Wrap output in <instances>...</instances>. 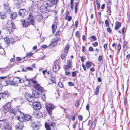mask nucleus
Segmentation results:
<instances>
[{
  "instance_id": "37998d69",
  "label": "nucleus",
  "mask_w": 130,
  "mask_h": 130,
  "mask_svg": "<svg viewBox=\"0 0 130 130\" xmlns=\"http://www.w3.org/2000/svg\"><path fill=\"white\" fill-rule=\"evenodd\" d=\"M117 49L118 51H119L121 49V46L120 43H119L117 45Z\"/></svg>"
},
{
  "instance_id": "c03bdc74",
  "label": "nucleus",
  "mask_w": 130,
  "mask_h": 130,
  "mask_svg": "<svg viewBox=\"0 0 130 130\" xmlns=\"http://www.w3.org/2000/svg\"><path fill=\"white\" fill-rule=\"evenodd\" d=\"M79 100H77L76 103L75 104V106L76 107H77L79 106Z\"/></svg>"
},
{
  "instance_id": "e433bc0d",
  "label": "nucleus",
  "mask_w": 130,
  "mask_h": 130,
  "mask_svg": "<svg viewBox=\"0 0 130 130\" xmlns=\"http://www.w3.org/2000/svg\"><path fill=\"white\" fill-rule=\"evenodd\" d=\"M5 51L0 45V54H3L4 53Z\"/></svg>"
},
{
  "instance_id": "4be33fe9",
  "label": "nucleus",
  "mask_w": 130,
  "mask_h": 130,
  "mask_svg": "<svg viewBox=\"0 0 130 130\" xmlns=\"http://www.w3.org/2000/svg\"><path fill=\"white\" fill-rule=\"evenodd\" d=\"M21 116L22 117L20 118H23L22 116H23L24 117L25 120L27 121L30 120L32 118L31 116L28 115H25V116H24V115L23 116L21 115Z\"/></svg>"
},
{
  "instance_id": "7ed1b4c3",
  "label": "nucleus",
  "mask_w": 130,
  "mask_h": 130,
  "mask_svg": "<svg viewBox=\"0 0 130 130\" xmlns=\"http://www.w3.org/2000/svg\"><path fill=\"white\" fill-rule=\"evenodd\" d=\"M45 105L47 111L50 115L52 113V111L54 108V106L53 105L48 103H46Z\"/></svg>"
},
{
  "instance_id": "c756f323",
  "label": "nucleus",
  "mask_w": 130,
  "mask_h": 130,
  "mask_svg": "<svg viewBox=\"0 0 130 130\" xmlns=\"http://www.w3.org/2000/svg\"><path fill=\"white\" fill-rule=\"evenodd\" d=\"M86 66L87 68L88 69L91 67L92 64L89 61H87L86 63Z\"/></svg>"
},
{
  "instance_id": "aec40b11",
  "label": "nucleus",
  "mask_w": 130,
  "mask_h": 130,
  "mask_svg": "<svg viewBox=\"0 0 130 130\" xmlns=\"http://www.w3.org/2000/svg\"><path fill=\"white\" fill-rule=\"evenodd\" d=\"M33 115L35 117L38 118H41L43 116V115L42 113L40 111L34 112Z\"/></svg>"
},
{
  "instance_id": "6ab92c4d",
  "label": "nucleus",
  "mask_w": 130,
  "mask_h": 130,
  "mask_svg": "<svg viewBox=\"0 0 130 130\" xmlns=\"http://www.w3.org/2000/svg\"><path fill=\"white\" fill-rule=\"evenodd\" d=\"M23 127V124L21 122H20L17 124L15 125V128L17 130H22Z\"/></svg>"
},
{
  "instance_id": "cd10ccee",
  "label": "nucleus",
  "mask_w": 130,
  "mask_h": 130,
  "mask_svg": "<svg viewBox=\"0 0 130 130\" xmlns=\"http://www.w3.org/2000/svg\"><path fill=\"white\" fill-rule=\"evenodd\" d=\"M13 80H15L16 82H15L16 83H22L23 82L21 81V79L18 77H16Z\"/></svg>"
},
{
  "instance_id": "79ce46f5",
  "label": "nucleus",
  "mask_w": 130,
  "mask_h": 130,
  "mask_svg": "<svg viewBox=\"0 0 130 130\" xmlns=\"http://www.w3.org/2000/svg\"><path fill=\"white\" fill-rule=\"evenodd\" d=\"M51 81L52 82V83H56L55 79L53 77H52L51 78Z\"/></svg>"
},
{
  "instance_id": "864d4df0",
  "label": "nucleus",
  "mask_w": 130,
  "mask_h": 130,
  "mask_svg": "<svg viewBox=\"0 0 130 130\" xmlns=\"http://www.w3.org/2000/svg\"><path fill=\"white\" fill-rule=\"evenodd\" d=\"M102 56H100L98 58V60L100 62L101 61L102 59Z\"/></svg>"
},
{
  "instance_id": "f03ea898",
  "label": "nucleus",
  "mask_w": 130,
  "mask_h": 130,
  "mask_svg": "<svg viewBox=\"0 0 130 130\" xmlns=\"http://www.w3.org/2000/svg\"><path fill=\"white\" fill-rule=\"evenodd\" d=\"M56 124L54 122L51 123H45V126L46 130H54L55 129Z\"/></svg>"
},
{
  "instance_id": "69168bd1",
  "label": "nucleus",
  "mask_w": 130,
  "mask_h": 130,
  "mask_svg": "<svg viewBox=\"0 0 130 130\" xmlns=\"http://www.w3.org/2000/svg\"><path fill=\"white\" fill-rule=\"evenodd\" d=\"M76 122L74 123L73 124L72 127L74 129L76 127Z\"/></svg>"
},
{
  "instance_id": "5701e85b",
  "label": "nucleus",
  "mask_w": 130,
  "mask_h": 130,
  "mask_svg": "<svg viewBox=\"0 0 130 130\" xmlns=\"http://www.w3.org/2000/svg\"><path fill=\"white\" fill-rule=\"evenodd\" d=\"M10 17L13 19H15L17 17V14L16 12H11L10 13Z\"/></svg>"
},
{
  "instance_id": "603ef678",
  "label": "nucleus",
  "mask_w": 130,
  "mask_h": 130,
  "mask_svg": "<svg viewBox=\"0 0 130 130\" xmlns=\"http://www.w3.org/2000/svg\"><path fill=\"white\" fill-rule=\"evenodd\" d=\"M108 27V28H107V30L108 32L110 33L111 31V30L109 27Z\"/></svg>"
},
{
  "instance_id": "9d476101",
  "label": "nucleus",
  "mask_w": 130,
  "mask_h": 130,
  "mask_svg": "<svg viewBox=\"0 0 130 130\" xmlns=\"http://www.w3.org/2000/svg\"><path fill=\"white\" fill-rule=\"evenodd\" d=\"M25 96L26 98L29 102H32L34 101L33 98L31 94L29 93H27L25 94Z\"/></svg>"
},
{
  "instance_id": "2f4dec72",
  "label": "nucleus",
  "mask_w": 130,
  "mask_h": 130,
  "mask_svg": "<svg viewBox=\"0 0 130 130\" xmlns=\"http://www.w3.org/2000/svg\"><path fill=\"white\" fill-rule=\"evenodd\" d=\"M57 26L55 25H53L52 26V29L53 33L54 34L55 32L57 29Z\"/></svg>"
},
{
  "instance_id": "1a4fd4ad",
  "label": "nucleus",
  "mask_w": 130,
  "mask_h": 130,
  "mask_svg": "<svg viewBox=\"0 0 130 130\" xmlns=\"http://www.w3.org/2000/svg\"><path fill=\"white\" fill-rule=\"evenodd\" d=\"M9 94L7 91H5L4 92L0 93V96L3 99H6L9 97Z\"/></svg>"
},
{
  "instance_id": "c9c22d12",
  "label": "nucleus",
  "mask_w": 130,
  "mask_h": 130,
  "mask_svg": "<svg viewBox=\"0 0 130 130\" xmlns=\"http://www.w3.org/2000/svg\"><path fill=\"white\" fill-rule=\"evenodd\" d=\"M48 13H43V14L42 15L43 18L45 19L47 18L48 17L49 15V14H48Z\"/></svg>"
},
{
  "instance_id": "6e6552de",
  "label": "nucleus",
  "mask_w": 130,
  "mask_h": 130,
  "mask_svg": "<svg viewBox=\"0 0 130 130\" xmlns=\"http://www.w3.org/2000/svg\"><path fill=\"white\" fill-rule=\"evenodd\" d=\"M0 121H3L4 122V126L2 128L3 130H11V127L10 126L8 123L5 122V121L4 120H0Z\"/></svg>"
},
{
  "instance_id": "de8ad7c7",
  "label": "nucleus",
  "mask_w": 130,
  "mask_h": 130,
  "mask_svg": "<svg viewBox=\"0 0 130 130\" xmlns=\"http://www.w3.org/2000/svg\"><path fill=\"white\" fill-rule=\"evenodd\" d=\"M58 85L61 88H62L63 86L62 83L60 82L58 83Z\"/></svg>"
},
{
  "instance_id": "680f3d73",
  "label": "nucleus",
  "mask_w": 130,
  "mask_h": 130,
  "mask_svg": "<svg viewBox=\"0 0 130 130\" xmlns=\"http://www.w3.org/2000/svg\"><path fill=\"white\" fill-rule=\"evenodd\" d=\"M78 22L77 21H76L75 22V26L76 28H77V27L78 25Z\"/></svg>"
},
{
  "instance_id": "58836bf2",
  "label": "nucleus",
  "mask_w": 130,
  "mask_h": 130,
  "mask_svg": "<svg viewBox=\"0 0 130 130\" xmlns=\"http://www.w3.org/2000/svg\"><path fill=\"white\" fill-rule=\"evenodd\" d=\"M105 23L106 27H108L109 26V22L108 20H106L105 22Z\"/></svg>"
},
{
  "instance_id": "5fc2aeb1",
  "label": "nucleus",
  "mask_w": 130,
  "mask_h": 130,
  "mask_svg": "<svg viewBox=\"0 0 130 130\" xmlns=\"http://www.w3.org/2000/svg\"><path fill=\"white\" fill-rule=\"evenodd\" d=\"M42 98L44 101L46 100V98L45 94L42 95Z\"/></svg>"
},
{
  "instance_id": "393cba45",
  "label": "nucleus",
  "mask_w": 130,
  "mask_h": 130,
  "mask_svg": "<svg viewBox=\"0 0 130 130\" xmlns=\"http://www.w3.org/2000/svg\"><path fill=\"white\" fill-rule=\"evenodd\" d=\"M121 26V23L118 21H116L115 23V29L117 30Z\"/></svg>"
},
{
  "instance_id": "ddd939ff",
  "label": "nucleus",
  "mask_w": 130,
  "mask_h": 130,
  "mask_svg": "<svg viewBox=\"0 0 130 130\" xmlns=\"http://www.w3.org/2000/svg\"><path fill=\"white\" fill-rule=\"evenodd\" d=\"M26 0H14L15 3L20 6H23L25 3Z\"/></svg>"
},
{
  "instance_id": "774afa93",
  "label": "nucleus",
  "mask_w": 130,
  "mask_h": 130,
  "mask_svg": "<svg viewBox=\"0 0 130 130\" xmlns=\"http://www.w3.org/2000/svg\"><path fill=\"white\" fill-rule=\"evenodd\" d=\"M97 7L98 9H99L100 8V4L96 2Z\"/></svg>"
},
{
  "instance_id": "052dcab7",
  "label": "nucleus",
  "mask_w": 130,
  "mask_h": 130,
  "mask_svg": "<svg viewBox=\"0 0 130 130\" xmlns=\"http://www.w3.org/2000/svg\"><path fill=\"white\" fill-rule=\"evenodd\" d=\"M64 68L66 70H68L69 68H71L69 67V66H68V65H67V64L65 66Z\"/></svg>"
},
{
  "instance_id": "a19ab883",
  "label": "nucleus",
  "mask_w": 130,
  "mask_h": 130,
  "mask_svg": "<svg viewBox=\"0 0 130 130\" xmlns=\"http://www.w3.org/2000/svg\"><path fill=\"white\" fill-rule=\"evenodd\" d=\"M33 54V53L30 52L29 53H27L26 54V57H30Z\"/></svg>"
},
{
  "instance_id": "13d9d810",
  "label": "nucleus",
  "mask_w": 130,
  "mask_h": 130,
  "mask_svg": "<svg viewBox=\"0 0 130 130\" xmlns=\"http://www.w3.org/2000/svg\"><path fill=\"white\" fill-rule=\"evenodd\" d=\"M66 53H65L63 54H61V58L62 59H64V58L65 56L66 55Z\"/></svg>"
},
{
  "instance_id": "a211bd4d",
  "label": "nucleus",
  "mask_w": 130,
  "mask_h": 130,
  "mask_svg": "<svg viewBox=\"0 0 130 130\" xmlns=\"http://www.w3.org/2000/svg\"><path fill=\"white\" fill-rule=\"evenodd\" d=\"M32 96L34 97L35 98H38L40 96V93L39 91L36 90L33 91L32 93Z\"/></svg>"
},
{
  "instance_id": "6e6d98bb",
  "label": "nucleus",
  "mask_w": 130,
  "mask_h": 130,
  "mask_svg": "<svg viewBox=\"0 0 130 130\" xmlns=\"http://www.w3.org/2000/svg\"><path fill=\"white\" fill-rule=\"evenodd\" d=\"M65 74L66 75L69 76L71 75V73L70 72L66 71Z\"/></svg>"
},
{
  "instance_id": "f257e3e1",
  "label": "nucleus",
  "mask_w": 130,
  "mask_h": 130,
  "mask_svg": "<svg viewBox=\"0 0 130 130\" xmlns=\"http://www.w3.org/2000/svg\"><path fill=\"white\" fill-rule=\"evenodd\" d=\"M28 21H26L25 20H21L22 25L23 27H26L30 25V23L31 25H34V20L33 16L31 14H30L28 19Z\"/></svg>"
},
{
  "instance_id": "473e14b6",
  "label": "nucleus",
  "mask_w": 130,
  "mask_h": 130,
  "mask_svg": "<svg viewBox=\"0 0 130 130\" xmlns=\"http://www.w3.org/2000/svg\"><path fill=\"white\" fill-rule=\"evenodd\" d=\"M100 88V86L99 85H98L96 88L95 92V94L96 95H97L98 94Z\"/></svg>"
},
{
  "instance_id": "8fccbe9b",
  "label": "nucleus",
  "mask_w": 130,
  "mask_h": 130,
  "mask_svg": "<svg viewBox=\"0 0 130 130\" xmlns=\"http://www.w3.org/2000/svg\"><path fill=\"white\" fill-rule=\"evenodd\" d=\"M26 69L28 70L29 71H32L33 70V69L31 67H26Z\"/></svg>"
},
{
  "instance_id": "72a5a7b5",
  "label": "nucleus",
  "mask_w": 130,
  "mask_h": 130,
  "mask_svg": "<svg viewBox=\"0 0 130 130\" xmlns=\"http://www.w3.org/2000/svg\"><path fill=\"white\" fill-rule=\"evenodd\" d=\"M70 47V46L69 45H67L64 48V53H67L68 50L69 48Z\"/></svg>"
},
{
  "instance_id": "2eb2a0df",
  "label": "nucleus",
  "mask_w": 130,
  "mask_h": 130,
  "mask_svg": "<svg viewBox=\"0 0 130 130\" xmlns=\"http://www.w3.org/2000/svg\"><path fill=\"white\" fill-rule=\"evenodd\" d=\"M33 86L35 89L38 90L40 91L41 92L43 91V88L38 83L37 84H34Z\"/></svg>"
},
{
  "instance_id": "412c9836",
  "label": "nucleus",
  "mask_w": 130,
  "mask_h": 130,
  "mask_svg": "<svg viewBox=\"0 0 130 130\" xmlns=\"http://www.w3.org/2000/svg\"><path fill=\"white\" fill-rule=\"evenodd\" d=\"M98 119V118L96 117L94 119L92 123V125H91V128L93 130L94 129L95 126L96 125V123L97 122V120Z\"/></svg>"
},
{
  "instance_id": "c85d7f7f",
  "label": "nucleus",
  "mask_w": 130,
  "mask_h": 130,
  "mask_svg": "<svg viewBox=\"0 0 130 130\" xmlns=\"http://www.w3.org/2000/svg\"><path fill=\"white\" fill-rule=\"evenodd\" d=\"M43 19V16L41 15H37L36 17V19L38 21L40 22Z\"/></svg>"
},
{
  "instance_id": "bb28decb",
  "label": "nucleus",
  "mask_w": 130,
  "mask_h": 130,
  "mask_svg": "<svg viewBox=\"0 0 130 130\" xmlns=\"http://www.w3.org/2000/svg\"><path fill=\"white\" fill-rule=\"evenodd\" d=\"M0 18L2 19H5L7 17L6 14L4 12L0 13Z\"/></svg>"
},
{
  "instance_id": "09e8293b",
  "label": "nucleus",
  "mask_w": 130,
  "mask_h": 130,
  "mask_svg": "<svg viewBox=\"0 0 130 130\" xmlns=\"http://www.w3.org/2000/svg\"><path fill=\"white\" fill-rule=\"evenodd\" d=\"M69 85L70 86H72L74 85V84L71 82H69L68 83Z\"/></svg>"
},
{
  "instance_id": "4468645a",
  "label": "nucleus",
  "mask_w": 130,
  "mask_h": 130,
  "mask_svg": "<svg viewBox=\"0 0 130 130\" xmlns=\"http://www.w3.org/2000/svg\"><path fill=\"white\" fill-rule=\"evenodd\" d=\"M27 14V12L25 9H21L19 11V14L21 16L24 17Z\"/></svg>"
},
{
  "instance_id": "dca6fc26",
  "label": "nucleus",
  "mask_w": 130,
  "mask_h": 130,
  "mask_svg": "<svg viewBox=\"0 0 130 130\" xmlns=\"http://www.w3.org/2000/svg\"><path fill=\"white\" fill-rule=\"evenodd\" d=\"M8 23L9 24V25L8 26V28L9 27V28L7 29V30L9 33H10L13 31V28L14 26V24L10 21L8 22Z\"/></svg>"
},
{
  "instance_id": "f8f14e48",
  "label": "nucleus",
  "mask_w": 130,
  "mask_h": 130,
  "mask_svg": "<svg viewBox=\"0 0 130 130\" xmlns=\"http://www.w3.org/2000/svg\"><path fill=\"white\" fill-rule=\"evenodd\" d=\"M47 7L45 6H41L40 7L41 11L43 13L48 12H50L51 10L50 9H48Z\"/></svg>"
},
{
  "instance_id": "39448f33",
  "label": "nucleus",
  "mask_w": 130,
  "mask_h": 130,
  "mask_svg": "<svg viewBox=\"0 0 130 130\" xmlns=\"http://www.w3.org/2000/svg\"><path fill=\"white\" fill-rule=\"evenodd\" d=\"M10 112L13 115L17 116L18 119H19L22 117L21 115H24L23 113L19 110H17L15 111L14 110L12 109L10 111Z\"/></svg>"
},
{
  "instance_id": "338daca9",
  "label": "nucleus",
  "mask_w": 130,
  "mask_h": 130,
  "mask_svg": "<svg viewBox=\"0 0 130 130\" xmlns=\"http://www.w3.org/2000/svg\"><path fill=\"white\" fill-rule=\"evenodd\" d=\"M105 6V4H103L101 6V8L102 9H104Z\"/></svg>"
},
{
  "instance_id": "3c124183",
  "label": "nucleus",
  "mask_w": 130,
  "mask_h": 130,
  "mask_svg": "<svg viewBox=\"0 0 130 130\" xmlns=\"http://www.w3.org/2000/svg\"><path fill=\"white\" fill-rule=\"evenodd\" d=\"M16 60L18 61H21L22 59L20 57H17L16 58Z\"/></svg>"
},
{
  "instance_id": "49530a36",
  "label": "nucleus",
  "mask_w": 130,
  "mask_h": 130,
  "mask_svg": "<svg viewBox=\"0 0 130 130\" xmlns=\"http://www.w3.org/2000/svg\"><path fill=\"white\" fill-rule=\"evenodd\" d=\"M61 34V31H57L55 34V36H58L59 35Z\"/></svg>"
},
{
  "instance_id": "4c0bfd02",
  "label": "nucleus",
  "mask_w": 130,
  "mask_h": 130,
  "mask_svg": "<svg viewBox=\"0 0 130 130\" xmlns=\"http://www.w3.org/2000/svg\"><path fill=\"white\" fill-rule=\"evenodd\" d=\"M76 73H78V72L77 71H74L72 73V76L73 77H75L76 76Z\"/></svg>"
},
{
  "instance_id": "bf43d9fd",
  "label": "nucleus",
  "mask_w": 130,
  "mask_h": 130,
  "mask_svg": "<svg viewBox=\"0 0 130 130\" xmlns=\"http://www.w3.org/2000/svg\"><path fill=\"white\" fill-rule=\"evenodd\" d=\"M75 36L76 37L78 38L79 35V32L78 31H77L75 33Z\"/></svg>"
},
{
  "instance_id": "9b49d317",
  "label": "nucleus",
  "mask_w": 130,
  "mask_h": 130,
  "mask_svg": "<svg viewBox=\"0 0 130 130\" xmlns=\"http://www.w3.org/2000/svg\"><path fill=\"white\" fill-rule=\"evenodd\" d=\"M11 104L10 102H8L3 107L5 113L7 112L10 108Z\"/></svg>"
},
{
  "instance_id": "0e129e2a",
  "label": "nucleus",
  "mask_w": 130,
  "mask_h": 130,
  "mask_svg": "<svg viewBox=\"0 0 130 130\" xmlns=\"http://www.w3.org/2000/svg\"><path fill=\"white\" fill-rule=\"evenodd\" d=\"M16 84V83L15 82H11L10 83V85H14Z\"/></svg>"
},
{
  "instance_id": "f704fd0d",
  "label": "nucleus",
  "mask_w": 130,
  "mask_h": 130,
  "mask_svg": "<svg viewBox=\"0 0 130 130\" xmlns=\"http://www.w3.org/2000/svg\"><path fill=\"white\" fill-rule=\"evenodd\" d=\"M4 40L5 43L7 44H9L10 42L9 40L7 37H5L4 38Z\"/></svg>"
},
{
  "instance_id": "b1692460",
  "label": "nucleus",
  "mask_w": 130,
  "mask_h": 130,
  "mask_svg": "<svg viewBox=\"0 0 130 130\" xmlns=\"http://www.w3.org/2000/svg\"><path fill=\"white\" fill-rule=\"evenodd\" d=\"M60 68L59 65L57 64L55 65L53 68V70L54 72L58 71Z\"/></svg>"
},
{
  "instance_id": "7c9ffc66",
  "label": "nucleus",
  "mask_w": 130,
  "mask_h": 130,
  "mask_svg": "<svg viewBox=\"0 0 130 130\" xmlns=\"http://www.w3.org/2000/svg\"><path fill=\"white\" fill-rule=\"evenodd\" d=\"M72 62L71 60H68L67 61V65H68L69 67L72 68Z\"/></svg>"
},
{
  "instance_id": "423d86ee",
  "label": "nucleus",
  "mask_w": 130,
  "mask_h": 130,
  "mask_svg": "<svg viewBox=\"0 0 130 130\" xmlns=\"http://www.w3.org/2000/svg\"><path fill=\"white\" fill-rule=\"evenodd\" d=\"M30 82L34 84H37L38 83L37 82L35 79L31 78L25 81V86L29 87H30L31 85Z\"/></svg>"
},
{
  "instance_id": "0eeeda50",
  "label": "nucleus",
  "mask_w": 130,
  "mask_h": 130,
  "mask_svg": "<svg viewBox=\"0 0 130 130\" xmlns=\"http://www.w3.org/2000/svg\"><path fill=\"white\" fill-rule=\"evenodd\" d=\"M32 102L33 107L35 110H38L41 108L42 106L39 102L34 101Z\"/></svg>"
},
{
  "instance_id": "ea45409f",
  "label": "nucleus",
  "mask_w": 130,
  "mask_h": 130,
  "mask_svg": "<svg viewBox=\"0 0 130 130\" xmlns=\"http://www.w3.org/2000/svg\"><path fill=\"white\" fill-rule=\"evenodd\" d=\"M91 38L93 40V41H92L91 40V42H92L93 41H96L97 40V38L94 35L91 36Z\"/></svg>"
},
{
  "instance_id": "a878e982",
  "label": "nucleus",
  "mask_w": 130,
  "mask_h": 130,
  "mask_svg": "<svg viewBox=\"0 0 130 130\" xmlns=\"http://www.w3.org/2000/svg\"><path fill=\"white\" fill-rule=\"evenodd\" d=\"M106 7L107 9V13H109V15H110V13H111V12L110 9L111 7L109 3L107 4Z\"/></svg>"
},
{
  "instance_id": "20e7f679",
  "label": "nucleus",
  "mask_w": 130,
  "mask_h": 130,
  "mask_svg": "<svg viewBox=\"0 0 130 130\" xmlns=\"http://www.w3.org/2000/svg\"><path fill=\"white\" fill-rule=\"evenodd\" d=\"M58 0H46V5L47 7H51L54 5H57Z\"/></svg>"
},
{
  "instance_id": "e2e57ef3",
  "label": "nucleus",
  "mask_w": 130,
  "mask_h": 130,
  "mask_svg": "<svg viewBox=\"0 0 130 130\" xmlns=\"http://www.w3.org/2000/svg\"><path fill=\"white\" fill-rule=\"evenodd\" d=\"M107 44H104L103 45V47L104 48V50L105 51L107 48Z\"/></svg>"
},
{
  "instance_id": "a18cd8bd",
  "label": "nucleus",
  "mask_w": 130,
  "mask_h": 130,
  "mask_svg": "<svg viewBox=\"0 0 130 130\" xmlns=\"http://www.w3.org/2000/svg\"><path fill=\"white\" fill-rule=\"evenodd\" d=\"M98 45V43L97 42H95L92 44V45L94 47H96Z\"/></svg>"
},
{
  "instance_id": "f3484780",
  "label": "nucleus",
  "mask_w": 130,
  "mask_h": 130,
  "mask_svg": "<svg viewBox=\"0 0 130 130\" xmlns=\"http://www.w3.org/2000/svg\"><path fill=\"white\" fill-rule=\"evenodd\" d=\"M32 126L33 130H38L40 128V124L38 123H33Z\"/></svg>"
},
{
  "instance_id": "4d7b16f0",
  "label": "nucleus",
  "mask_w": 130,
  "mask_h": 130,
  "mask_svg": "<svg viewBox=\"0 0 130 130\" xmlns=\"http://www.w3.org/2000/svg\"><path fill=\"white\" fill-rule=\"evenodd\" d=\"M89 51L90 52L93 51V48L92 46H90L89 48Z\"/></svg>"
}]
</instances>
